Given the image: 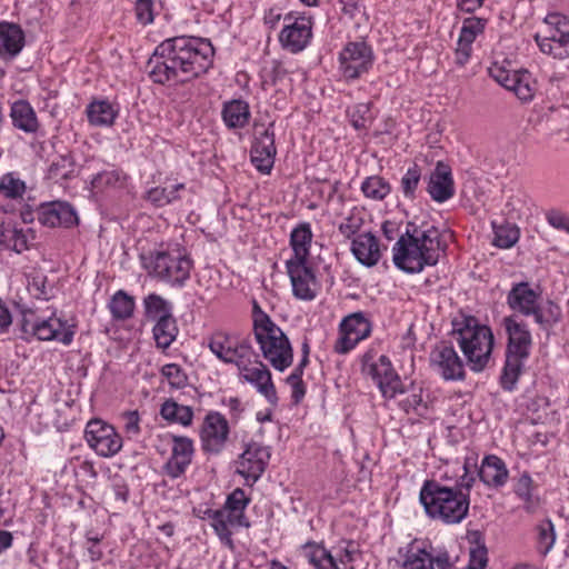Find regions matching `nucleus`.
I'll use <instances>...</instances> for the list:
<instances>
[{
    "instance_id": "f257e3e1",
    "label": "nucleus",
    "mask_w": 569,
    "mask_h": 569,
    "mask_svg": "<svg viewBox=\"0 0 569 569\" xmlns=\"http://www.w3.org/2000/svg\"><path fill=\"white\" fill-rule=\"evenodd\" d=\"M214 49L203 38L179 36L164 39L147 62L152 82L180 86L206 74L213 64Z\"/></svg>"
},
{
    "instance_id": "f03ea898",
    "label": "nucleus",
    "mask_w": 569,
    "mask_h": 569,
    "mask_svg": "<svg viewBox=\"0 0 569 569\" xmlns=\"http://www.w3.org/2000/svg\"><path fill=\"white\" fill-rule=\"evenodd\" d=\"M446 248L442 232L433 223L410 221L392 248V260L400 270L418 273L436 266Z\"/></svg>"
},
{
    "instance_id": "7ed1b4c3",
    "label": "nucleus",
    "mask_w": 569,
    "mask_h": 569,
    "mask_svg": "<svg viewBox=\"0 0 569 569\" xmlns=\"http://www.w3.org/2000/svg\"><path fill=\"white\" fill-rule=\"evenodd\" d=\"M463 470L461 482L455 487L435 479L423 481L419 500L429 518L446 525H456L468 516L470 489L475 483V477L468 473L467 462L463 465Z\"/></svg>"
},
{
    "instance_id": "20e7f679",
    "label": "nucleus",
    "mask_w": 569,
    "mask_h": 569,
    "mask_svg": "<svg viewBox=\"0 0 569 569\" xmlns=\"http://www.w3.org/2000/svg\"><path fill=\"white\" fill-rule=\"evenodd\" d=\"M142 268L151 277L171 287L181 288L190 278L193 267L186 248L179 243H159L139 253Z\"/></svg>"
},
{
    "instance_id": "39448f33",
    "label": "nucleus",
    "mask_w": 569,
    "mask_h": 569,
    "mask_svg": "<svg viewBox=\"0 0 569 569\" xmlns=\"http://www.w3.org/2000/svg\"><path fill=\"white\" fill-rule=\"evenodd\" d=\"M451 335L471 371L481 372L489 366L495 345L490 327L480 323L473 316L462 313L452 320Z\"/></svg>"
},
{
    "instance_id": "423d86ee",
    "label": "nucleus",
    "mask_w": 569,
    "mask_h": 569,
    "mask_svg": "<svg viewBox=\"0 0 569 569\" xmlns=\"http://www.w3.org/2000/svg\"><path fill=\"white\" fill-rule=\"evenodd\" d=\"M252 330L262 357L274 370L283 372L292 366L293 348L288 336L256 300L252 302Z\"/></svg>"
},
{
    "instance_id": "0eeeda50",
    "label": "nucleus",
    "mask_w": 569,
    "mask_h": 569,
    "mask_svg": "<svg viewBox=\"0 0 569 569\" xmlns=\"http://www.w3.org/2000/svg\"><path fill=\"white\" fill-rule=\"evenodd\" d=\"M502 327L507 335V347L500 383L505 390L512 391L522 372L525 361L529 358L532 337L528 325L516 315L505 317Z\"/></svg>"
},
{
    "instance_id": "6e6552de",
    "label": "nucleus",
    "mask_w": 569,
    "mask_h": 569,
    "mask_svg": "<svg viewBox=\"0 0 569 569\" xmlns=\"http://www.w3.org/2000/svg\"><path fill=\"white\" fill-rule=\"evenodd\" d=\"M360 362L362 375L372 379L385 399H395L407 391L387 356L377 357L376 351L369 349L361 356Z\"/></svg>"
},
{
    "instance_id": "1a4fd4ad",
    "label": "nucleus",
    "mask_w": 569,
    "mask_h": 569,
    "mask_svg": "<svg viewBox=\"0 0 569 569\" xmlns=\"http://www.w3.org/2000/svg\"><path fill=\"white\" fill-rule=\"evenodd\" d=\"M543 23L545 31L535 36L540 51L559 60L569 58V17L551 12L545 17Z\"/></svg>"
},
{
    "instance_id": "9d476101",
    "label": "nucleus",
    "mask_w": 569,
    "mask_h": 569,
    "mask_svg": "<svg viewBox=\"0 0 569 569\" xmlns=\"http://www.w3.org/2000/svg\"><path fill=\"white\" fill-rule=\"evenodd\" d=\"M210 351L223 363L240 366L243 361L256 358L249 338L226 331L213 332L208 341Z\"/></svg>"
},
{
    "instance_id": "9b49d317",
    "label": "nucleus",
    "mask_w": 569,
    "mask_h": 569,
    "mask_svg": "<svg viewBox=\"0 0 569 569\" xmlns=\"http://www.w3.org/2000/svg\"><path fill=\"white\" fill-rule=\"evenodd\" d=\"M22 331L40 341H56L63 346H70L76 335L74 326L56 313L46 318L37 317L33 320L24 319Z\"/></svg>"
},
{
    "instance_id": "f8f14e48",
    "label": "nucleus",
    "mask_w": 569,
    "mask_h": 569,
    "mask_svg": "<svg viewBox=\"0 0 569 569\" xmlns=\"http://www.w3.org/2000/svg\"><path fill=\"white\" fill-rule=\"evenodd\" d=\"M339 72L346 80L367 73L373 64V52L363 41L348 42L339 53Z\"/></svg>"
},
{
    "instance_id": "ddd939ff",
    "label": "nucleus",
    "mask_w": 569,
    "mask_h": 569,
    "mask_svg": "<svg viewBox=\"0 0 569 569\" xmlns=\"http://www.w3.org/2000/svg\"><path fill=\"white\" fill-rule=\"evenodd\" d=\"M84 438L89 447L100 457H113L122 448L121 436L111 425L99 419L90 420L87 423Z\"/></svg>"
},
{
    "instance_id": "4468645a",
    "label": "nucleus",
    "mask_w": 569,
    "mask_h": 569,
    "mask_svg": "<svg viewBox=\"0 0 569 569\" xmlns=\"http://www.w3.org/2000/svg\"><path fill=\"white\" fill-rule=\"evenodd\" d=\"M372 325L363 312H353L345 317L339 325V338L333 350L339 355H346L357 345L371 335Z\"/></svg>"
},
{
    "instance_id": "2eb2a0df",
    "label": "nucleus",
    "mask_w": 569,
    "mask_h": 569,
    "mask_svg": "<svg viewBox=\"0 0 569 569\" xmlns=\"http://www.w3.org/2000/svg\"><path fill=\"white\" fill-rule=\"evenodd\" d=\"M442 548H436L429 540L415 539L400 549L399 569H438Z\"/></svg>"
},
{
    "instance_id": "dca6fc26",
    "label": "nucleus",
    "mask_w": 569,
    "mask_h": 569,
    "mask_svg": "<svg viewBox=\"0 0 569 569\" xmlns=\"http://www.w3.org/2000/svg\"><path fill=\"white\" fill-rule=\"evenodd\" d=\"M270 450L259 442H250L236 461V471L244 479V485L252 486L264 472Z\"/></svg>"
},
{
    "instance_id": "f3484780",
    "label": "nucleus",
    "mask_w": 569,
    "mask_h": 569,
    "mask_svg": "<svg viewBox=\"0 0 569 569\" xmlns=\"http://www.w3.org/2000/svg\"><path fill=\"white\" fill-rule=\"evenodd\" d=\"M490 76L503 88L515 93L521 102H529L536 93V81L527 70H507L495 63Z\"/></svg>"
},
{
    "instance_id": "a211bd4d",
    "label": "nucleus",
    "mask_w": 569,
    "mask_h": 569,
    "mask_svg": "<svg viewBox=\"0 0 569 569\" xmlns=\"http://www.w3.org/2000/svg\"><path fill=\"white\" fill-rule=\"evenodd\" d=\"M312 38V20L306 16L286 14L279 41L286 50L298 53L306 49Z\"/></svg>"
},
{
    "instance_id": "6ab92c4d",
    "label": "nucleus",
    "mask_w": 569,
    "mask_h": 569,
    "mask_svg": "<svg viewBox=\"0 0 569 569\" xmlns=\"http://www.w3.org/2000/svg\"><path fill=\"white\" fill-rule=\"evenodd\" d=\"M228 420L218 411H209L199 431L201 448L209 455H219L226 448L229 439Z\"/></svg>"
},
{
    "instance_id": "aec40b11",
    "label": "nucleus",
    "mask_w": 569,
    "mask_h": 569,
    "mask_svg": "<svg viewBox=\"0 0 569 569\" xmlns=\"http://www.w3.org/2000/svg\"><path fill=\"white\" fill-rule=\"evenodd\" d=\"M431 368L446 381H459L466 377L465 365L456 349L447 343H438L430 352Z\"/></svg>"
},
{
    "instance_id": "412c9836",
    "label": "nucleus",
    "mask_w": 569,
    "mask_h": 569,
    "mask_svg": "<svg viewBox=\"0 0 569 569\" xmlns=\"http://www.w3.org/2000/svg\"><path fill=\"white\" fill-rule=\"evenodd\" d=\"M170 439V456L163 465L164 473L171 479L182 477L192 463L194 442L186 436L168 435Z\"/></svg>"
},
{
    "instance_id": "4be33fe9",
    "label": "nucleus",
    "mask_w": 569,
    "mask_h": 569,
    "mask_svg": "<svg viewBox=\"0 0 569 569\" xmlns=\"http://www.w3.org/2000/svg\"><path fill=\"white\" fill-rule=\"evenodd\" d=\"M239 371V378L251 385L256 388V390L262 395L267 401L271 405H277L278 396L274 383L272 381V376L268 367L261 361L254 358V362L252 365V359L243 361L240 366L237 367Z\"/></svg>"
},
{
    "instance_id": "5701e85b",
    "label": "nucleus",
    "mask_w": 569,
    "mask_h": 569,
    "mask_svg": "<svg viewBox=\"0 0 569 569\" xmlns=\"http://www.w3.org/2000/svg\"><path fill=\"white\" fill-rule=\"evenodd\" d=\"M540 293L533 290L528 282H519L512 287L507 297L510 309L529 317L543 325V312L539 306Z\"/></svg>"
},
{
    "instance_id": "b1692460",
    "label": "nucleus",
    "mask_w": 569,
    "mask_h": 569,
    "mask_svg": "<svg viewBox=\"0 0 569 569\" xmlns=\"http://www.w3.org/2000/svg\"><path fill=\"white\" fill-rule=\"evenodd\" d=\"M39 223L48 228H72L79 223L76 209L66 201L41 203L37 209Z\"/></svg>"
},
{
    "instance_id": "393cba45",
    "label": "nucleus",
    "mask_w": 569,
    "mask_h": 569,
    "mask_svg": "<svg viewBox=\"0 0 569 569\" xmlns=\"http://www.w3.org/2000/svg\"><path fill=\"white\" fill-rule=\"evenodd\" d=\"M293 296L300 300L311 301L317 297L319 283L307 261H287Z\"/></svg>"
},
{
    "instance_id": "a878e982",
    "label": "nucleus",
    "mask_w": 569,
    "mask_h": 569,
    "mask_svg": "<svg viewBox=\"0 0 569 569\" xmlns=\"http://www.w3.org/2000/svg\"><path fill=\"white\" fill-rule=\"evenodd\" d=\"M251 162L261 173H269L273 167L277 149L273 123H270L251 147Z\"/></svg>"
},
{
    "instance_id": "bb28decb",
    "label": "nucleus",
    "mask_w": 569,
    "mask_h": 569,
    "mask_svg": "<svg viewBox=\"0 0 569 569\" xmlns=\"http://www.w3.org/2000/svg\"><path fill=\"white\" fill-rule=\"evenodd\" d=\"M427 191L436 202H445L455 194V182L451 168L442 161H438L430 173Z\"/></svg>"
},
{
    "instance_id": "cd10ccee",
    "label": "nucleus",
    "mask_w": 569,
    "mask_h": 569,
    "mask_svg": "<svg viewBox=\"0 0 569 569\" xmlns=\"http://www.w3.org/2000/svg\"><path fill=\"white\" fill-rule=\"evenodd\" d=\"M478 476L488 488L500 489L509 479V470L506 462L500 457L487 455L481 461Z\"/></svg>"
},
{
    "instance_id": "c85d7f7f",
    "label": "nucleus",
    "mask_w": 569,
    "mask_h": 569,
    "mask_svg": "<svg viewBox=\"0 0 569 569\" xmlns=\"http://www.w3.org/2000/svg\"><path fill=\"white\" fill-rule=\"evenodd\" d=\"M209 518L211 519V527L214 532L219 537V539L226 543L231 546L232 543V532L231 528L236 527H250V522L247 518H241L234 513H232L227 508H221L219 510H210L208 512Z\"/></svg>"
},
{
    "instance_id": "c756f323",
    "label": "nucleus",
    "mask_w": 569,
    "mask_h": 569,
    "mask_svg": "<svg viewBox=\"0 0 569 569\" xmlns=\"http://www.w3.org/2000/svg\"><path fill=\"white\" fill-rule=\"evenodd\" d=\"M36 239L32 229H23L10 223L0 224V250H11L16 253H22L30 248Z\"/></svg>"
},
{
    "instance_id": "7c9ffc66",
    "label": "nucleus",
    "mask_w": 569,
    "mask_h": 569,
    "mask_svg": "<svg viewBox=\"0 0 569 569\" xmlns=\"http://www.w3.org/2000/svg\"><path fill=\"white\" fill-rule=\"evenodd\" d=\"M351 252L366 267L376 266L381 258L379 241L371 232L359 233L352 240Z\"/></svg>"
},
{
    "instance_id": "2f4dec72",
    "label": "nucleus",
    "mask_w": 569,
    "mask_h": 569,
    "mask_svg": "<svg viewBox=\"0 0 569 569\" xmlns=\"http://www.w3.org/2000/svg\"><path fill=\"white\" fill-rule=\"evenodd\" d=\"M9 116L12 126L27 134H36L40 129L37 113L27 100L19 99L12 102Z\"/></svg>"
},
{
    "instance_id": "473e14b6",
    "label": "nucleus",
    "mask_w": 569,
    "mask_h": 569,
    "mask_svg": "<svg viewBox=\"0 0 569 569\" xmlns=\"http://www.w3.org/2000/svg\"><path fill=\"white\" fill-rule=\"evenodd\" d=\"M24 47V32L13 22L0 21V57L13 58Z\"/></svg>"
},
{
    "instance_id": "72a5a7b5",
    "label": "nucleus",
    "mask_w": 569,
    "mask_h": 569,
    "mask_svg": "<svg viewBox=\"0 0 569 569\" xmlns=\"http://www.w3.org/2000/svg\"><path fill=\"white\" fill-rule=\"evenodd\" d=\"M221 117L229 129H242L249 124L251 118L249 103L242 99L226 101Z\"/></svg>"
},
{
    "instance_id": "f704fd0d",
    "label": "nucleus",
    "mask_w": 569,
    "mask_h": 569,
    "mask_svg": "<svg viewBox=\"0 0 569 569\" xmlns=\"http://www.w3.org/2000/svg\"><path fill=\"white\" fill-rule=\"evenodd\" d=\"M312 230L309 222H301L290 233V246L293 256L288 260L292 262L307 261L312 242Z\"/></svg>"
},
{
    "instance_id": "c9c22d12",
    "label": "nucleus",
    "mask_w": 569,
    "mask_h": 569,
    "mask_svg": "<svg viewBox=\"0 0 569 569\" xmlns=\"http://www.w3.org/2000/svg\"><path fill=\"white\" fill-rule=\"evenodd\" d=\"M118 108L109 100H93L87 106L88 121L94 127H110L118 117Z\"/></svg>"
},
{
    "instance_id": "e433bc0d",
    "label": "nucleus",
    "mask_w": 569,
    "mask_h": 569,
    "mask_svg": "<svg viewBox=\"0 0 569 569\" xmlns=\"http://www.w3.org/2000/svg\"><path fill=\"white\" fill-rule=\"evenodd\" d=\"M128 174L121 169L110 168L94 174L91 186L97 191L120 190L128 183Z\"/></svg>"
},
{
    "instance_id": "4c0bfd02",
    "label": "nucleus",
    "mask_w": 569,
    "mask_h": 569,
    "mask_svg": "<svg viewBox=\"0 0 569 569\" xmlns=\"http://www.w3.org/2000/svg\"><path fill=\"white\" fill-rule=\"evenodd\" d=\"M142 307L147 320L157 321L173 316V303L156 292L143 298Z\"/></svg>"
},
{
    "instance_id": "58836bf2",
    "label": "nucleus",
    "mask_w": 569,
    "mask_h": 569,
    "mask_svg": "<svg viewBox=\"0 0 569 569\" xmlns=\"http://www.w3.org/2000/svg\"><path fill=\"white\" fill-rule=\"evenodd\" d=\"M178 335L179 328L174 316L154 321L152 336L157 348L168 349L176 341Z\"/></svg>"
},
{
    "instance_id": "ea45409f",
    "label": "nucleus",
    "mask_w": 569,
    "mask_h": 569,
    "mask_svg": "<svg viewBox=\"0 0 569 569\" xmlns=\"http://www.w3.org/2000/svg\"><path fill=\"white\" fill-rule=\"evenodd\" d=\"M301 556L315 569H339L331 553L316 542H307L301 547Z\"/></svg>"
},
{
    "instance_id": "a19ab883",
    "label": "nucleus",
    "mask_w": 569,
    "mask_h": 569,
    "mask_svg": "<svg viewBox=\"0 0 569 569\" xmlns=\"http://www.w3.org/2000/svg\"><path fill=\"white\" fill-rule=\"evenodd\" d=\"M160 415L164 420L183 427H189L193 420L192 408L180 405L173 399H168L161 405Z\"/></svg>"
},
{
    "instance_id": "79ce46f5",
    "label": "nucleus",
    "mask_w": 569,
    "mask_h": 569,
    "mask_svg": "<svg viewBox=\"0 0 569 569\" xmlns=\"http://www.w3.org/2000/svg\"><path fill=\"white\" fill-rule=\"evenodd\" d=\"M136 308V300L124 290L113 293L108 303V309L114 320L123 321L132 317Z\"/></svg>"
},
{
    "instance_id": "37998d69",
    "label": "nucleus",
    "mask_w": 569,
    "mask_h": 569,
    "mask_svg": "<svg viewBox=\"0 0 569 569\" xmlns=\"http://www.w3.org/2000/svg\"><path fill=\"white\" fill-rule=\"evenodd\" d=\"M363 196L373 201H382L391 193V184L381 176L367 177L360 186Z\"/></svg>"
},
{
    "instance_id": "c03bdc74",
    "label": "nucleus",
    "mask_w": 569,
    "mask_h": 569,
    "mask_svg": "<svg viewBox=\"0 0 569 569\" xmlns=\"http://www.w3.org/2000/svg\"><path fill=\"white\" fill-rule=\"evenodd\" d=\"M27 191V186L17 172H7L0 178V194L6 199L20 200Z\"/></svg>"
},
{
    "instance_id": "a18cd8bd",
    "label": "nucleus",
    "mask_w": 569,
    "mask_h": 569,
    "mask_svg": "<svg viewBox=\"0 0 569 569\" xmlns=\"http://www.w3.org/2000/svg\"><path fill=\"white\" fill-rule=\"evenodd\" d=\"M556 542L555 526L545 519L536 526V548L541 556H547Z\"/></svg>"
},
{
    "instance_id": "49530a36",
    "label": "nucleus",
    "mask_w": 569,
    "mask_h": 569,
    "mask_svg": "<svg viewBox=\"0 0 569 569\" xmlns=\"http://www.w3.org/2000/svg\"><path fill=\"white\" fill-rule=\"evenodd\" d=\"M183 183H177L170 187H154L148 190L147 200L156 207H164L180 199L179 191L184 190Z\"/></svg>"
},
{
    "instance_id": "de8ad7c7",
    "label": "nucleus",
    "mask_w": 569,
    "mask_h": 569,
    "mask_svg": "<svg viewBox=\"0 0 569 569\" xmlns=\"http://www.w3.org/2000/svg\"><path fill=\"white\" fill-rule=\"evenodd\" d=\"M495 238L493 244L501 249H509L513 247L520 237L519 228L512 223H503L500 226H496L492 223Z\"/></svg>"
},
{
    "instance_id": "09e8293b",
    "label": "nucleus",
    "mask_w": 569,
    "mask_h": 569,
    "mask_svg": "<svg viewBox=\"0 0 569 569\" xmlns=\"http://www.w3.org/2000/svg\"><path fill=\"white\" fill-rule=\"evenodd\" d=\"M533 490V480L528 472H523L513 485V491L525 502L526 509L535 503Z\"/></svg>"
},
{
    "instance_id": "8fccbe9b",
    "label": "nucleus",
    "mask_w": 569,
    "mask_h": 569,
    "mask_svg": "<svg viewBox=\"0 0 569 569\" xmlns=\"http://www.w3.org/2000/svg\"><path fill=\"white\" fill-rule=\"evenodd\" d=\"M399 406L407 413L413 411L422 415L427 410V403L422 397V388L412 386L410 395L402 399Z\"/></svg>"
},
{
    "instance_id": "3c124183",
    "label": "nucleus",
    "mask_w": 569,
    "mask_h": 569,
    "mask_svg": "<svg viewBox=\"0 0 569 569\" xmlns=\"http://www.w3.org/2000/svg\"><path fill=\"white\" fill-rule=\"evenodd\" d=\"M487 24V19L479 17H469L462 21L459 37L475 42L478 36L482 34Z\"/></svg>"
},
{
    "instance_id": "603ef678",
    "label": "nucleus",
    "mask_w": 569,
    "mask_h": 569,
    "mask_svg": "<svg viewBox=\"0 0 569 569\" xmlns=\"http://www.w3.org/2000/svg\"><path fill=\"white\" fill-rule=\"evenodd\" d=\"M249 502L250 499L247 497L246 492L237 488L227 497L223 507L241 518H247L244 511Z\"/></svg>"
},
{
    "instance_id": "864d4df0",
    "label": "nucleus",
    "mask_w": 569,
    "mask_h": 569,
    "mask_svg": "<svg viewBox=\"0 0 569 569\" xmlns=\"http://www.w3.org/2000/svg\"><path fill=\"white\" fill-rule=\"evenodd\" d=\"M161 375L173 388L181 389L188 385V376L177 363H167L161 368Z\"/></svg>"
},
{
    "instance_id": "5fc2aeb1",
    "label": "nucleus",
    "mask_w": 569,
    "mask_h": 569,
    "mask_svg": "<svg viewBox=\"0 0 569 569\" xmlns=\"http://www.w3.org/2000/svg\"><path fill=\"white\" fill-rule=\"evenodd\" d=\"M421 171L417 164L410 167L401 178V190L405 197L413 199L420 182Z\"/></svg>"
},
{
    "instance_id": "6e6d98bb",
    "label": "nucleus",
    "mask_w": 569,
    "mask_h": 569,
    "mask_svg": "<svg viewBox=\"0 0 569 569\" xmlns=\"http://www.w3.org/2000/svg\"><path fill=\"white\" fill-rule=\"evenodd\" d=\"M363 218L360 212L352 210L339 224L338 229L346 238L355 236L362 227Z\"/></svg>"
},
{
    "instance_id": "4d7b16f0",
    "label": "nucleus",
    "mask_w": 569,
    "mask_h": 569,
    "mask_svg": "<svg viewBox=\"0 0 569 569\" xmlns=\"http://www.w3.org/2000/svg\"><path fill=\"white\" fill-rule=\"evenodd\" d=\"M134 14L137 21L142 26H148L154 20L153 1L137 0L134 4Z\"/></svg>"
},
{
    "instance_id": "13d9d810",
    "label": "nucleus",
    "mask_w": 569,
    "mask_h": 569,
    "mask_svg": "<svg viewBox=\"0 0 569 569\" xmlns=\"http://www.w3.org/2000/svg\"><path fill=\"white\" fill-rule=\"evenodd\" d=\"M121 420L123 430L129 438H136L140 435V416L137 410L123 412Z\"/></svg>"
},
{
    "instance_id": "bf43d9fd",
    "label": "nucleus",
    "mask_w": 569,
    "mask_h": 569,
    "mask_svg": "<svg viewBox=\"0 0 569 569\" xmlns=\"http://www.w3.org/2000/svg\"><path fill=\"white\" fill-rule=\"evenodd\" d=\"M350 120L356 129H365L370 118V109L366 103H359L349 111Z\"/></svg>"
},
{
    "instance_id": "052dcab7",
    "label": "nucleus",
    "mask_w": 569,
    "mask_h": 569,
    "mask_svg": "<svg viewBox=\"0 0 569 569\" xmlns=\"http://www.w3.org/2000/svg\"><path fill=\"white\" fill-rule=\"evenodd\" d=\"M472 44L470 41L459 37L457 48L455 50V62L463 67L470 59L472 53Z\"/></svg>"
},
{
    "instance_id": "680f3d73",
    "label": "nucleus",
    "mask_w": 569,
    "mask_h": 569,
    "mask_svg": "<svg viewBox=\"0 0 569 569\" xmlns=\"http://www.w3.org/2000/svg\"><path fill=\"white\" fill-rule=\"evenodd\" d=\"M487 565V550L485 547H478L470 551L469 563L465 569H485Z\"/></svg>"
},
{
    "instance_id": "e2e57ef3",
    "label": "nucleus",
    "mask_w": 569,
    "mask_h": 569,
    "mask_svg": "<svg viewBox=\"0 0 569 569\" xmlns=\"http://www.w3.org/2000/svg\"><path fill=\"white\" fill-rule=\"evenodd\" d=\"M66 167L71 168V161L68 158L63 157L60 159V161L53 162L49 168L50 177L56 180L67 179L72 170H62Z\"/></svg>"
},
{
    "instance_id": "0e129e2a",
    "label": "nucleus",
    "mask_w": 569,
    "mask_h": 569,
    "mask_svg": "<svg viewBox=\"0 0 569 569\" xmlns=\"http://www.w3.org/2000/svg\"><path fill=\"white\" fill-rule=\"evenodd\" d=\"M286 383L291 389L290 397H291L292 403L299 405L302 401V399L305 398L306 392H307L306 383L303 382V380H295V381L286 380Z\"/></svg>"
},
{
    "instance_id": "69168bd1",
    "label": "nucleus",
    "mask_w": 569,
    "mask_h": 569,
    "mask_svg": "<svg viewBox=\"0 0 569 569\" xmlns=\"http://www.w3.org/2000/svg\"><path fill=\"white\" fill-rule=\"evenodd\" d=\"M543 312V325H555L561 319V309L560 307L552 302L548 301L546 306V310Z\"/></svg>"
},
{
    "instance_id": "338daca9",
    "label": "nucleus",
    "mask_w": 569,
    "mask_h": 569,
    "mask_svg": "<svg viewBox=\"0 0 569 569\" xmlns=\"http://www.w3.org/2000/svg\"><path fill=\"white\" fill-rule=\"evenodd\" d=\"M547 220L553 228L565 230L569 233V218L567 219L558 212H551L547 216Z\"/></svg>"
},
{
    "instance_id": "774afa93",
    "label": "nucleus",
    "mask_w": 569,
    "mask_h": 569,
    "mask_svg": "<svg viewBox=\"0 0 569 569\" xmlns=\"http://www.w3.org/2000/svg\"><path fill=\"white\" fill-rule=\"evenodd\" d=\"M223 405L228 408L232 419H239L241 412L243 411V407L238 398L230 397L228 399H224Z\"/></svg>"
}]
</instances>
